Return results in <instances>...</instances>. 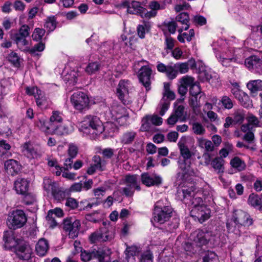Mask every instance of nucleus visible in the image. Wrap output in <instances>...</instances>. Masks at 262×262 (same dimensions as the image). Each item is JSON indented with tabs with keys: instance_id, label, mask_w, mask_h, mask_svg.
<instances>
[{
	"instance_id": "1",
	"label": "nucleus",
	"mask_w": 262,
	"mask_h": 262,
	"mask_svg": "<svg viewBox=\"0 0 262 262\" xmlns=\"http://www.w3.org/2000/svg\"><path fill=\"white\" fill-rule=\"evenodd\" d=\"M252 224V219L249 214L243 210H237L234 212L232 219L227 222L226 226L229 232L240 236L242 232L241 229Z\"/></svg>"
},
{
	"instance_id": "2",
	"label": "nucleus",
	"mask_w": 262,
	"mask_h": 262,
	"mask_svg": "<svg viewBox=\"0 0 262 262\" xmlns=\"http://www.w3.org/2000/svg\"><path fill=\"white\" fill-rule=\"evenodd\" d=\"M79 128L87 134L99 135L104 130L102 121L99 117L94 115H87L80 122Z\"/></svg>"
},
{
	"instance_id": "3",
	"label": "nucleus",
	"mask_w": 262,
	"mask_h": 262,
	"mask_svg": "<svg viewBox=\"0 0 262 262\" xmlns=\"http://www.w3.org/2000/svg\"><path fill=\"white\" fill-rule=\"evenodd\" d=\"M172 209L166 200H159L155 205L153 221L160 224L168 221L172 216Z\"/></svg>"
},
{
	"instance_id": "4",
	"label": "nucleus",
	"mask_w": 262,
	"mask_h": 262,
	"mask_svg": "<svg viewBox=\"0 0 262 262\" xmlns=\"http://www.w3.org/2000/svg\"><path fill=\"white\" fill-rule=\"evenodd\" d=\"M122 184L125 185V187L121 188L120 193L126 197H132L135 190L140 191L141 187L138 183L137 175L126 174L122 180Z\"/></svg>"
},
{
	"instance_id": "5",
	"label": "nucleus",
	"mask_w": 262,
	"mask_h": 262,
	"mask_svg": "<svg viewBox=\"0 0 262 262\" xmlns=\"http://www.w3.org/2000/svg\"><path fill=\"white\" fill-rule=\"evenodd\" d=\"M178 196L184 203L192 205V208L198 206H202L203 204L201 197L198 196V194H195L191 189H183L178 191Z\"/></svg>"
},
{
	"instance_id": "6",
	"label": "nucleus",
	"mask_w": 262,
	"mask_h": 262,
	"mask_svg": "<svg viewBox=\"0 0 262 262\" xmlns=\"http://www.w3.org/2000/svg\"><path fill=\"white\" fill-rule=\"evenodd\" d=\"M123 5L127 7L128 13L139 15L142 18L149 19L157 15L156 12L147 11L146 8L141 6V3L139 2L133 1L129 5L127 2H125Z\"/></svg>"
},
{
	"instance_id": "7",
	"label": "nucleus",
	"mask_w": 262,
	"mask_h": 262,
	"mask_svg": "<svg viewBox=\"0 0 262 262\" xmlns=\"http://www.w3.org/2000/svg\"><path fill=\"white\" fill-rule=\"evenodd\" d=\"M27 220L24 212L21 210H16L9 214L7 225L10 229L15 230L23 227Z\"/></svg>"
},
{
	"instance_id": "8",
	"label": "nucleus",
	"mask_w": 262,
	"mask_h": 262,
	"mask_svg": "<svg viewBox=\"0 0 262 262\" xmlns=\"http://www.w3.org/2000/svg\"><path fill=\"white\" fill-rule=\"evenodd\" d=\"M80 227V221L74 217L67 218L63 220V229L68 233L70 238H74L78 236Z\"/></svg>"
},
{
	"instance_id": "9",
	"label": "nucleus",
	"mask_w": 262,
	"mask_h": 262,
	"mask_svg": "<svg viewBox=\"0 0 262 262\" xmlns=\"http://www.w3.org/2000/svg\"><path fill=\"white\" fill-rule=\"evenodd\" d=\"M71 101L74 108L80 111L88 108L90 102L88 96L80 91L74 93L71 96Z\"/></svg>"
},
{
	"instance_id": "10",
	"label": "nucleus",
	"mask_w": 262,
	"mask_h": 262,
	"mask_svg": "<svg viewBox=\"0 0 262 262\" xmlns=\"http://www.w3.org/2000/svg\"><path fill=\"white\" fill-rule=\"evenodd\" d=\"M131 84L129 80H121L117 88V95L119 99L124 104H128L132 103V100L128 96V90Z\"/></svg>"
},
{
	"instance_id": "11",
	"label": "nucleus",
	"mask_w": 262,
	"mask_h": 262,
	"mask_svg": "<svg viewBox=\"0 0 262 262\" xmlns=\"http://www.w3.org/2000/svg\"><path fill=\"white\" fill-rule=\"evenodd\" d=\"M43 188L48 193H51L55 199L61 201L65 197V193L60 190L57 184L50 179H44Z\"/></svg>"
},
{
	"instance_id": "12",
	"label": "nucleus",
	"mask_w": 262,
	"mask_h": 262,
	"mask_svg": "<svg viewBox=\"0 0 262 262\" xmlns=\"http://www.w3.org/2000/svg\"><path fill=\"white\" fill-rule=\"evenodd\" d=\"M210 209L204 205L192 208L190 211V215L194 220L202 223L210 217Z\"/></svg>"
},
{
	"instance_id": "13",
	"label": "nucleus",
	"mask_w": 262,
	"mask_h": 262,
	"mask_svg": "<svg viewBox=\"0 0 262 262\" xmlns=\"http://www.w3.org/2000/svg\"><path fill=\"white\" fill-rule=\"evenodd\" d=\"M212 233L211 232H204L198 230L191 234L190 238L193 241V244L200 248L201 246L207 244L211 240Z\"/></svg>"
},
{
	"instance_id": "14",
	"label": "nucleus",
	"mask_w": 262,
	"mask_h": 262,
	"mask_svg": "<svg viewBox=\"0 0 262 262\" xmlns=\"http://www.w3.org/2000/svg\"><path fill=\"white\" fill-rule=\"evenodd\" d=\"M112 237V233H110L106 228H103L92 233L90 236V239L92 243H95L105 242L110 240Z\"/></svg>"
},
{
	"instance_id": "15",
	"label": "nucleus",
	"mask_w": 262,
	"mask_h": 262,
	"mask_svg": "<svg viewBox=\"0 0 262 262\" xmlns=\"http://www.w3.org/2000/svg\"><path fill=\"white\" fill-rule=\"evenodd\" d=\"M142 183L147 187L158 186L161 184L162 178L155 173H143L141 176Z\"/></svg>"
},
{
	"instance_id": "16",
	"label": "nucleus",
	"mask_w": 262,
	"mask_h": 262,
	"mask_svg": "<svg viewBox=\"0 0 262 262\" xmlns=\"http://www.w3.org/2000/svg\"><path fill=\"white\" fill-rule=\"evenodd\" d=\"M3 239L5 242V248L11 250H13L14 248H16L23 242L20 239H16L14 233L11 231L5 232Z\"/></svg>"
},
{
	"instance_id": "17",
	"label": "nucleus",
	"mask_w": 262,
	"mask_h": 262,
	"mask_svg": "<svg viewBox=\"0 0 262 262\" xmlns=\"http://www.w3.org/2000/svg\"><path fill=\"white\" fill-rule=\"evenodd\" d=\"M157 69L158 72L165 73L168 78L170 80H172L176 78L178 74V71L174 67V66H166L160 62H158Z\"/></svg>"
},
{
	"instance_id": "18",
	"label": "nucleus",
	"mask_w": 262,
	"mask_h": 262,
	"mask_svg": "<svg viewBox=\"0 0 262 262\" xmlns=\"http://www.w3.org/2000/svg\"><path fill=\"white\" fill-rule=\"evenodd\" d=\"M139 78L140 81L148 90L150 85V78L152 73L151 69L147 66H143L140 70Z\"/></svg>"
},
{
	"instance_id": "19",
	"label": "nucleus",
	"mask_w": 262,
	"mask_h": 262,
	"mask_svg": "<svg viewBox=\"0 0 262 262\" xmlns=\"http://www.w3.org/2000/svg\"><path fill=\"white\" fill-rule=\"evenodd\" d=\"M14 188L17 193L27 195L29 189V182L26 179L18 178L14 182Z\"/></svg>"
},
{
	"instance_id": "20",
	"label": "nucleus",
	"mask_w": 262,
	"mask_h": 262,
	"mask_svg": "<svg viewBox=\"0 0 262 262\" xmlns=\"http://www.w3.org/2000/svg\"><path fill=\"white\" fill-rule=\"evenodd\" d=\"M73 130V126L70 123H64L63 122L56 127L50 129L51 133L59 136L67 135L71 133Z\"/></svg>"
},
{
	"instance_id": "21",
	"label": "nucleus",
	"mask_w": 262,
	"mask_h": 262,
	"mask_svg": "<svg viewBox=\"0 0 262 262\" xmlns=\"http://www.w3.org/2000/svg\"><path fill=\"white\" fill-rule=\"evenodd\" d=\"M111 254V249L107 247L99 248L95 251L94 253L95 258H97L99 262H110Z\"/></svg>"
},
{
	"instance_id": "22",
	"label": "nucleus",
	"mask_w": 262,
	"mask_h": 262,
	"mask_svg": "<svg viewBox=\"0 0 262 262\" xmlns=\"http://www.w3.org/2000/svg\"><path fill=\"white\" fill-rule=\"evenodd\" d=\"M5 168L9 174L14 176L19 171L20 165L17 161L10 159L5 162Z\"/></svg>"
},
{
	"instance_id": "23",
	"label": "nucleus",
	"mask_w": 262,
	"mask_h": 262,
	"mask_svg": "<svg viewBox=\"0 0 262 262\" xmlns=\"http://www.w3.org/2000/svg\"><path fill=\"white\" fill-rule=\"evenodd\" d=\"M49 248L48 242L45 238L40 239L36 245L35 251L39 256H43Z\"/></svg>"
},
{
	"instance_id": "24",
	"label": "nucleus",
	"mask_w": 262,
	"mask_h": 262,
	"mask_svg": "<svg viewBox=\"0 0 262 262\" xmlns=\"http://www.w3.org/2000/svg\"><path fill=\"white\" fill-rule=\"evenodd\" d=\"M49 122L50 129L56 127V125H59V124L63 122L62 113L59 111H53Z\"/></svg>"
},
{
	"instance_id": "25",
	"label": "nucleus",
	"mask_w": 262,
	"mask_h": 262,
	"mask_svg": "<svg viewBox=\"0 0 262 262\" xmlns=\"http://www.w3.org/2000/svg\"><path fill=\"white\" fill-rule=\"evenodd\" d=\"M35 100L37 106L42 109L47 108L51 104L50 101L41 91L38 95H35Z\"/></svg>"
},
{
	"instance_id": "26",
	"label": "nucleus",
	"mask_w": 262,
	"mask_h": 262,
	"mask_svg": "<svg viewBox=\"0 0 262 262\" xmlns=\"http://www.w3.org/2000/svg\"><path fill=\"white\" fill-rule=\"evenodd\" d=\"M247 87L250 91L252 96L254 97L258 91H262V80H251L247 84Z\"/></svg>"
},
{
	"instance_id": "27",
	"label": "nucleus",
	"mask_w": 262,
	"mask_h": 262,
	"mask_svg": "<svg viewBox=\"0 0 262 262\" xmlns=\"http://www.w3.org/2000/svg\"><path fill=\"white\" fill-rule=\"evenodd\" d=\"M22 151L24 154L29 158L34 159L38 157L36 150L30 143H25L23 146Z\"/></svg>"
},
{
	"instance_id": "28",
	"label": "nucleus",
	"mask_w": 262,
	"mask_h": 262,
	"mask_svg": "<svg viewBox=\"0 0 262 262\" xmlns=\"http://www.w3.org/2000/svg\"><path fill=\"white\" fill-rule=\"evenodd\" d=\"M137 136L136 132L134 131H127L123 133L120 137V142L125 145L132 144Z\"/></svg>"
},
{
	"instance_id": "29",
	"label": "nucleus",
	"mask_w": 262,
	"mask_h": 262,
	"mask_svg": "<svg viewBox=\"0 0 262 262\" xmlns=\"http://www.w3.org/2000/svg\"><path fill=\"white\" fill-rule=\"evenodd\" d=\"M245 64L249 69H256L260 66L261 60L256 56H251L245 60Z\"/></svg>"
},
{
	"instance_id": "30",
	"label": "nucleus",
	"mask_w": 262,
	"mask_h": 262,
	"mask_svg": "<svg viewBox=\"0 0 262 262\" xmlns=\"http://www.w3.org/2000/svg\"><path fill=\"white\" fill-rule=\"evenodd\" d=\"M11 146L5 140L0 141V159H4L11 156V154L8 151Z\"/></svg>"
},
{
	"instance_id": "31",
	"label": "nucleus",
	"mask_w": 262,
	"mask_h": 262,
	"mask_svg": "<svg viewBox=\"0 0 262 262\" xmlns=\"http://www.w3.org/2000/svg\"><path fill=\"white\" fill-rule=\"evenodd\" d=\"M15 41L19 50L25 53H27L29 47V42L26 37L15 36Z\"/></svg>"
},
{
	"instance_id": "32",
	"label": "nucleus",
	"mask_w": 262,
	"mask_h": 262,
	"mask_svg": "<svg viewBox=\"0 0 262 262\" xmlns=\"http://www.w3.org/2000/svg\"><path fill=\"white\" fill-rule=\"evenodd\" d=\"M197 141L199 146L204 148L205 152H209L213 151L214 147L211 141L202 138H198Z\"/></svg>"
},
{
	"instance_id": "33",
	"label": "nucleus",
	"mask_w": 262,
	"mask_h": 262,
	"mask_svg": "<svg viewBox=\"0 0 262 262\" xmlns=\"http://www.w3.org/2000/svg\"><path fill=\"white\" fill-rule=\"evenodd\" d=\"M100 67L101 65L98 62H90L85 68V72L88 75H92L99 71Z\"/></svg>"
},
{
	"instance_id": "34",
	"label": "nucleus",
	"mask_w": 262,
	"mask_h": 262,
	"mask_svg": "<svg viewBox=\"0 0 262 262\" xmlns=\"http://www.w3.org/2000/svg\"><path fill=\"white\" fill-rule=\"evenodd\" d=\"M184 249L186 252V254L189 256H192L199 250V248L196 245L192 243H186L184 245Z\"/></svg>"
},
{
	"instance_id": "35",
	"label": "nucleus",
	"mask_w": 262,
	"mask_h": 262,
	"mask_svg": "<svg viewBox=\"0 0 262 262\" xmlns=\"http://www.w3.org/2000/svg\"><path fill=\"white\" fill-rule=\"evenodd\" d=\"M248 203L251 206L257 207L259 209H261L262 207L261 199L257 195L254 194L250 195L248 198Z\"/></svg>"
},
{
	"instance_id": "36",
	"label": "nucleus",
	"mask_w": 262,
	"mask_h": 262,
	"mask_svg": "<svg viewBox=\"0 0 262 262\" xmlns=\"http://www.w3.org/2000/svg\"><path fill=\"white\" fill-rule=\"evenodd\" d=\"M224 160L221 157H217L214 159L211 164L212 167L216 170L218 171V172L223 171V165Z\"/></svg>"
},
{
	"instance_id": "37",
	"label": "nucleus",
	"mask_w": 262,
	"mask_h": 262,
	"mask_svg": "<svg viewBox=\"0 0 262 262\" xmlns=\"http://www.w3.org/2000/svg\"><path fill=\"white\" fill-rule=\"evenodd\" d=\"M57 23L55 16H49L46 20L45 27L48 29L49 31H53L56 27Z\"/></svg>"
},
{
	"instance_id": "38",
	"label": "nucleus",
	"mask_w": 262,
	"mask_h": 262,
	"mask_svg": "<svg viewBox=\"0 0 262 262\" xmlns=\"http://www.w3.org/2000/svg\"><path fill=\"white\" fill-rule=\"evenodd\" d=\"M189 93L191 96H200V98L204 95V93L201 91L200 85L197 82L190 88Z\"/></svg>"
},
{
	"instance_id": "39",
	"label": "nucleus",
	"mask_w": 262,
	"mask_h": 262,
	"mask_svg": "<svg viewBox=\"0 0 262 262\" xmlns=\"http://www.w3.org/2000/svg\"><path fill=\"white\" fill-rule=\"evenodd\" d=\"M230 164L234 168L241 171L245 169V164L238 157H235L231 160Z\"/></svg>"
},
{
	"instance_id": "40",
	"label": "nucleus",
	"mask_w": 262,
	"mask_h": 262,
	"mask_svg": "<svg viewBox=\"0 0 262 262\" xmlns=\"http://www.w3.org/2000/svg\"><path fill=\"white\" fill-rule=\"evenodd\" d=\"M152 125L149 116H146L142 120V125L140 130L142 132L149 131L151 129Z\"/></svg>"
},
{
	"instance_id": "41",
	"label": "nucleus",
	"mask_w": 262,
	"mask_h": 262,
	"mask_svg": "<svg viewBox=\"0 0 262 262\" xmlns=\"http://www.w3.org/2000/svg\"><path fill=\"white\" fill-rule=\"evenodd\" d=\"M180 150L181 155L185 160L190 159L192 154L187 146L183 143L178 144Z\"/></svg>"
},
{
	"instance_id": "42",
	"label": "nucleus",
	"mask_w": 262,
	"mask_h": 262,
	"mask_svg": "<svg viewBox=\"0 0 262 262\" xmlns=\"http://www.w3.org/2000/svg\"><path fill=\"white\" fill-rule=\"evenodd\" d=\"M150 29V25L148 23H144L143 25H140L137 28V32L139 36L141 38L145 37L146 32H148Z\"/></svg>"
},
{
	"instance_id": "43",
	"label": "nucleus",
	"mask_w": 262,
	"mask_h": 262,
	"mask_svg": "<svg viewBox=\"0 0 262 262\" xmlns=\"http://www.w3.org/2000/svg\"><path fill=\"white\" fill-rule=\"evenodd\" d=\"M193 132L198 135H203L205 133V128L199 122H194L192 124Z\"/></svg>"
},
{
	"instance_id": "44",
	"label": "nucleus",
	"mask_w": 262,
	"mask_h": 262,
	"mask_svg": "<svg viewBox=\"0 0 262 262\" xmlns=\"http://www.w3.org/2000/svg\"><path fill=\"white\" fill-rule=\"evenodd\" d=\"M242 94L243 95L238 99L241 105L246 108L251 107L252 106V101L245 93H242Z\"/></svg>"
},
{
	"instance_id": "45",
	"label": "nucleus",
	"mask_w": 262,
	"mask_h": 262,
	"mask_svg": "<svg viewBox=\"0 0 262 262\" xmlns=\"http://www.w3.org/2000/svg\"><path fill=\"white\" fill-rule=\"evenodd\" d=\"M45 48V44L41 42H40L35 45L31 48L29 47L28 51H27V53H29L31 54H35L37 52H42L43 51Z\"/></svg>"
},
{
	"instance_id": "46",
	"label": "nucleus",
	"mask_w": 262,
	"mask_h": 262,
	"mask_svg": "<svg viewBox=\"0 0 262 262\" xmlns=\"http://www.w3.org/2000/svg\"><path fill=\"white\" fill-rule=\"evenodd\" d=\"M49 125V122L46 121L43 119H39L38 121L36 122L37 126L39 127L41 130L48 133H51V132L50 131Z\"/></svg>"
},
{
	"instance_id": "47",
	"label": "nucleus",
	"mask_w": 262,
	"mask_h": 262,
	"mask_svg": "<svg viewBox=\"0 0 262 262\" xmlns=\"http://www.w3.org/2000/svg\"><path fill=\"white\" fill-rule=\"evenodd\" d=\"M95 251H93L92 252H90L88 251H81L80 257L81 260L83 261H90L93 258H95Z\"/></svg>"
},
{
	"instance_id": "48",
	"label": "nucleus",
	"mask_w": 262,
	"mask_h": 262,
	"mask_svg": "<svg viewBox=\"0 0 262 262\" xmlns=\"http://www.w3.org/2000/svg\"><path fill=\"white\" fill-rule=\"evenodd\" d=\"M173 114L179 119V120L184 121L185 120L184 115V107L183 105H179L177 107Z\"/></svg>"
},
{
	"instance_id": "49",
	"label": "nucleus",
	"mask_w": 262,
	"mask_h": 262,
	"mask_svg": "<svg viewBox=\"0 0 262 262\" xmlns=\"http://www.w3.org/2000/svg\"><path fill=\"white\" fill-rule=\"evenodd\" d=\"M200 99L198 96H191L189 98V105L192 108L194 112L200 107Z\"/></svg>"
},
{
	"instance_id": "50",
	"label": "nucleus",
	"mask_w": 262,
	"mask_h": 262,
	"mask_svg": "<svg viewBox=\"0 0 262 262\" xmlns=\"http://www.w3.org/2000/svg\"><path fill=\"white\" fill-rule=\"evenodd\" d=\"M45 34V30L42 29L35 28L32 33V37L34 40L38 41L41 39Z\"/></svg>"
},
{
	"instance_id": "51",
	"label": "nucleus",
	"mask_w": 262,
	"mask_h": 262,
	"mask_svg": "<svg viewBox=\"0 0 262 262\" xmlns=\"http://www.w3.org/2000/svg\"><path fill=\"white\" fill-rule=\"evenodd\" d=\"M217 260L216 254L213 252H208L203 258L202 262H215Z\"/></svg>"
},
{
	"instance_id": "52",
	"label": "nucleus",
	"mask_w": 262,
	"mask_h": 262,
	"mask_svg": "<svg viewBox=\"0 0 262 262\" xmlns=\"http://www.w3.org/2000/svg\"><path fill=\"white\" fill-rule=\"evenodd\" d=\"M29 27L27 25H23L19 30V32L15 34V36L23 37H27L29 35Z\"/></svg>"
},
{
	"instance_id": "53",
	"label": "nucleus",
	"mask_w": 262,
	"mask_h": 262,
	"mask_svg": "<svg viewBox=\"0 0 262 262\" xmlns=\"http://www.w3.org/2000/svg\"><path fill=\"white\" fill-rule=\"evenodd\" d=\"M148 8L151 9L150 11L156 12L160 9H164L165 8V5H161L159 2L156 1H151L148 5Z\"/></svg>"
},
{
	"instance_id": "54",
	"label": "nucleus",
	"mask_w": 262,
	"mask_h": 262,
	"mask_svg": "<svg viewBox=\"0 0 262 262\" xmlns=\"http://www.w3.org/2000/svg\"><path fill=\"white\" fill-rule=\"evenodd\" d=\"M221 101L225 108L229 110L233 106V101L228 96L222 97Z\"/></svg>"
},
{
	"instance_id": "55",
	"label": "nucleus",
	"mask_w": 262,
	"mask_h": 262,
	"mask_svg": "<svg viewBox=\"0 0 262 262\" xmlns=\"http://www.w3.org/2000/svg\"><path fill=\"white\" fill-rule=\"evenodd\" d=\"M93 165H94L99 170H102V167L105 165V163L102 161L101 158L99 156H94L93 158Z\"/></svg>"
},
{
	"instance_id": "56",
	"label": "nucleus",
	"mask_w": 262,
	"mask_h": 262,
	"mask_svg": "<svg viewBox=\"0 0 262 262\" xmlns=\"http://www.w3.org/2000/svg\"><path fill=\"white\" fill-rule=\"evenodd\" d=\"M46 220H47L50 227L53 228L57 226V222L55 220V216H53V213L52 211H49L46 216Z\"/></svg>"
},
{
	"instance_id": "57",
	"label": "nucleus",
	"mask_w": 262,
	"mask_h": 262,
	"mask_svg": "<svg viewBox=\"0 0 262 262\" xmlns=\"http://www.w3.org/2000/svg\"><path fill=\"white\" fill-rule=\"evenodd\" d=\"M140 262H153L152 254L150 251L144 252L141 256Z\"/></svg>"
},
{
	"instance_id": "58",
	"label": "nucleus",
	"mask_w": 262,
	"mask_h": 262,
	"mask_svg": "<svg viewBox=\"0 0 262 262\" xmlns=\"http://www.w3.org/2000/svg\"><path fill=\"white\" fill-rule=\"evenodd\" d=\"M181 82L183 84L186 85V87L189 86L190 88L196 83L194 81V78L188 76H186L182 78L181 79Z\"/></svg>"
},
{
	"instance_id": "59",
	"label": "nucleus",
	"mask_w": 262,
	"mask_h": 262,
	"mask_svg": "<svg viewBox=\"0 0 262 262\" xmlns=\"http://www.w3.org/2000/svg\"><path fill=\"white\" fill-rule=\"evenodd\" d=\"M177 21L180 22L183 24L189 23V15L186 12H183L179 14L176 18Z\"/></svg>"
},
{
	"instance_id": "60",
	"label": "nucleus",
	"mask_w": 262,
	"mask_h": 262,
	"mask_svg": "<svg viewBox=\"0 0 262 262\" xmlns=\"http://www.w3.org/2000/svg\"><path fill=\"white\" fill-rule=\"evenodd\" d=\"M174 67L181 74H185L189 70V67L186 62L177 63L174 64Z\"/></svg>"
},
{
	"instance_id": "61",
	"label": "nucleus",
	"mask_w": 262,
	"mask_h": 262,
	"mask_svg": "<svg viewBox=\"0 0 262 262\" xmlns=\"http://www.w3.org/2000/svg\"><path fill=\"white\" fill-rule=\"evenodd\" d=\"M9 60L15 66H19V58L17 53L12 52L8 56Z\"/></svg>"
},
{
	"instance_id": "62",
	"label": "nucleus",
	"mask_w": 262,
	"mask_h": 262,
	"mask_svg": "<svg viewBox=\"0 0 262 262\" xmlns=\"http://www.w3.org/2000/svg\"><path fill=\"white\" fill-rule=\"evenodd\" d=\"M170 101L163 98L161 102V110L159 112L161 116H163L165 114L166 111L168 109Z\"/></svg>"
},
{
	"instance_id": "63",
	"label": "nucleus",
	"mask_w": 262,
	"mask_h": 262,
	"mask_svg": "<svg viewBox=\"0 0 262 262\" xmlns=\"http://www.w3.org/2000/svg\"><path fill=\"white\" fill-rule=\"evenodd\" d=\"M254 130H253L250 132L247 133L243 136L242 139L247 142L248 144H251L254 142L255 140V136L254 134Z\"/></svg>"
},
{
	"instance_id": "64",
	"label": "nucleus",
	"mask_w": 262,
	"mask_h": 262,
	"mask_svg": "<svg viewBox=\"0 0 262 262\" xmlns=\"http://www.w3.org/2000/svg\"><path fill=\"white\" fill-rule=\"evenodd\" d=\"M140 251V248L137 246H131L127 247L125 252L127 253L128 256H135L137 255Z\"/></svg>"
}]
</instances>
